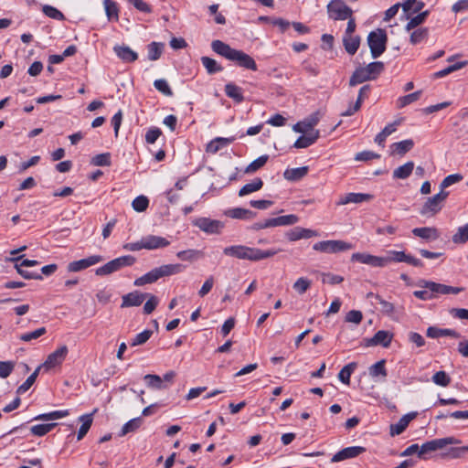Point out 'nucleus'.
Wrapping results in <instances>:
<instances>
[{"label": "nucleus", "instance_id": "1", "mask_svg": "<svg viewBox=\"0 0 468 468\" xmlns=\"http://www.w3.org/2000/svg\"><path fill=\"white\" fill-rule=\"evenodd\" d=\"M280 251H282V250L270 249L263 250L256 247H248L245 245H232L223 249V253L226 256L250 261H260L271 258Z\"/></svg>", "mask_w": 468, "mask_h": 468}, {"label": "nucleus", "instance_id": "2", "mask_svg": "<svg viewBox=\"0 0 468 468\" xmlns=\"http://www.w3.org/2000/svg\"><path fill=\"white\" fill-rule=\"evenodd\" d=\"M211 48L217 54L226 58L230 61L236 62L239 67L256 71L257 64L252 57L242 50L232 48L229 45L221 40H214L211 43Z\"/></svg>", "mask_w": 468, "mask_h": 468}, {"label": "nucleus", "instance_id": "3", "mask_svg": "<svg viewBox=\"0 0 468 468\" xmlns=\"http://www.w3.org/2000/svg\"><path fill=\"white\" fill-rule=\"evenodd\" d=\"M183 270L184 267L179 263L162 265L135 279L133 285L140 287L148 283H154L162 277L180 273Z\"/></svg>", "mask_w": 468, "mask_h": 468}, {"label": "nucleus", "instance_id": "4", "mask_svg": "<svg viewBox=\"0 0 468 468\" xmlns=\"http://www.w3.org/2000/svg\"><path fill=\"white\" fill-rule=\"evenodd\" d=\"M449 196L447 191H440L438 194L428 197L420 209V214L426 218H432L443 207Z\"/></svg>", "mask_w": 468, "mask_h": 468}, {"label": "nucleus", "instance_id": "5", "mask_svg": "<svg viewBox=\"0 0 468 468\" xmlns=\"http://www.w3.org/2000/svg\"><path fill=\"white\" fill-rule=\"evenodd\" d=\"M388 36L384 29L378 28L371 31L367 36V44L370 48L371 56L374 58L381 56L386 50Z\"/></svg>", "mask_w": 468, "mask_h": 468}, {"label": "nucleus", "instance_id": "6", "mask_svg": "<svg viewBox=\"0 0 468 468\" xmlns=\"http://www.w3.org/2000/svg\"><path fill=\"white\" fill-rule=\"evenodd\" d=\"M136 259L132 255H124L108 261L101 267L96 269L95 273L98 276L110 275L123 267L132 266L135 263Z\"/></svg>", "mask_w": 468, "mask_h": 468}, {"label": "nucleus", "instance_id": "7", "mask_svg": "<svg viewBox=\"0 0 468 468\" xmlns=\"http://www.w3.org/2000/svg\"><path fill=\"white\" fill-rule=\"evenodd\" d=\"M460 441L452 436L434 439L429 441L424 442L419 451V457L421 459H426L424 456L426 453L432 452L438 450H441L450 444H458Z\"/></svg>", "mask_w": 468, "mask_h": 468}, {"label": "nucleus", "instance_id": "8", "mask_svg": "<svg viewBox=\"0 0 468 468\" xmlns=\"http://www.w3.org/2000/svg\"><path fill=\"white\" fill-rule=\"evenodd\" d=\"M327 13L331 19L346 20L352 16L353 11L343 0H332L327 5Z\"/></svg>", "mask_w": 468, "mask_h": 468}, {"label": "nucleus", "instance_id": "9", "mask_svg": "<svg viewBox=\"0 0 468 468\" xmlns=\"http://www.w3.org/2000/svg\"><path fill=\"white\" fill-rule=\"evenodd\" d=\"M353 245L344 240H324L314 244L313 249L324 253H336L351 250Z\"/></svg>", "mask_w": 468, "mask_h": 468}, {"label": "nucleus", "instance_id": "10", "mask_svg": "<svg viewBox=\"0 0 468 468\" xmlns=\"http://www.w3.org/2000/svg\"><path fill=\"white\" fill-rule=\"evenodd\" d=\"M384 259L388 261V264L390 262H406L415 267L423 266V262L420 260L406 254L404 251L389 250L388 256L384 257Z\"/></svg>", "mask_w": 468, "mask_h": 468}, {"label": "nucleus", "instance_id": "11", "mask_svg": "<svg viewBox=\"0 0 468 468\" xmlns=\"http://www.w3.org/2000/svg\"><path fill=\"white\" fill-rule=\"evenodd\" d=\"M68 347L66 346H62L56 349L54 352L49 354L46 359V361L40 365L41 368H45L46 370H49L58 365H60L66 358L68 355Z\"/></svg>", "mask_w": 468, "mask_h": 468}, {"label": "nucleus", "instance_id": "12", "mask_svg": "<svg viewBox=\"0 0 468 468\" xmlns=\"http://www.w3.org/2000/svg\"><path fill=\"white\" fill-rule=\"evenodd\" d=\"M351 261H358L372 267H385L388 265V261L385 260L384 257L375 256L368 253H353L351 256Z\"/></svg>", "mask_w": 468, "mask_h": 468}, {"label": "nucleus", "instance_id": "13", "mask_svg": "<svg viewBox=\"0 0 468 468\" xmlns=\"http://www.w3.org/2000/svg\"><path fill=\"white\" fill-rule=\"evenodd\" d=\"M194 225L207 234H218L224 227L221 221L208 218H199L196 219Z\"/></svg>", "mask_w": 468, "mask_h": 468}, {"label": "nucleus", "instance_id": "14", "mask_svg": "<svg viewBox=\"0 0 468 468\" xmlns=\"http://www.w3.org/2000/svg\"><path fill=\"white\" fill-rule=\"evenodd\" d=\"M103 261V258L100 255H91L88 258L74 261L69 263L67 270L70 272H77L85 270L90 266H93Z\"/></svg>", "mask_w": 468, "mask_h": 468}, {"label": "nucleus", "instance_id": "15", "mask_svg": "<svg viewBox=\"0 0 468 468\" xmlns=\"http://www.w3.org/2000/svg\"><path fill=\"white\" fill-rule=\"evenodd\" d=\"M366 451L364 447L361 446H351L342 449L338 452H336L331 459L332 463L341 462L346 459L355 458L359 454L363 453Z\"/></svg>", "mask_w": 468, "mask_h": 468}, {"label": "nucleus", "instance_id": "16", "mask_svg": "<svg viewBox=\"0 0 468 468\" xmlns=\"http://www.w3.org/2000/svg\"><path fill=\"white\" fill-rule=\"evenodd\" d=\"M285 236L290 241H296L302 239H310L313 237H317L318 232L310 229L295 227L288 230Z\"/></svg>", "mask_w": 468, "mask_h": 468}, {"label": "nucleus", "instance_id": "17", "mask_svg": "<svg viewBox=\"0 0 468 468\" xmlns=\"http://www.w3.org/2000/svg\"><path fill=\"white\" fill-rule=\"evenodd\" d=\"M373 198V196L370 194L365 193H348L345 196H342L339 200L336 202L337 206H344L350 203L359 204L363 202L370 201Z\"/></svg>", "mask_w": 468, "mask_h": 468}, {"label": "nucleus", "instance_id": "18", "mask_svg": "<svg viewBox=\"0 0 468 468\" xmlns=\"http://www.w3.org/2000/svg\"><path fill=\"white\" fill-rule=\"evenodd\" d=\"M148 293L134 291L122 296V308L139 306L143 303Z\"/></svg>", "mask_w": 468, "mask_h": 468}, {"label": "nucleus", "instance_id": "19", "mask_svg": "<svg viewBox=\"0 0 468 468\" xmlns=\"http://www.w3.org/2000/svg\"><path fill=\"white\" fill-rule=\"evenodd\" d=\"M393 338V335L388 331L379 330L378 331L374 336L367 340V346H382L384 347H388Z\"/></svg>", "mask_w": 468, "mask_h": 468}, {"label": "nucleus", "instance_id": "20", "mask_svg": "<svg viewBox=\"0 0 468 468\" xmlns=\"http://www.w3.org/2000/svg\"><path fill=\"white\" fill-rule=\"evenodd\" d=\"M412 234L427 241H433L440 238V231L435 227H422L412 229Z\"/></svg>", "mask_w": 468, "mask_h": 468}, {"label": "nucleus", "instance_id": "21", "mask_svg": "<svg viewBox=\"0 0 468 468\" xmlns=\"http://www.w3.org/2000/svg\"><path fill=\"white\" fill-rule=\"evenodd\" d=\"M170 242L159 236L148 235L143 237V246L145 250H156L160 248L167 247Z\"/></svg>", "mask_w": 468, "mask_h": 468}, {"label": "nucleus", "instance_id": "22", "mask_svg": "<svg viewBox=\"0 0 468 468\" xmlns=\"http://www.w3.org/2000/svg\"><path fill=\"white\" fill-rule=\"evenodd\" d=\"M416 416L417 412H410L402 416L397 423L390 425V435L397 436L401 434L406 430L409 423L414 420Z\"/></svg>", "mask_w": 468, "mask_h": 468}, {"label": "nucleus", "instance_id": "23", "mask_svg": "<svg viewBox=\"0 0 468 468\" xmlns=\"http://www.w3.org/2000/svg\"><path fill=\"white\" fill-rule=\"evenodd\" d=\"M414 146L412 139H407L400 142L394 143L390 145V154L403 156L410 152Z\"/></svg>", "mask_w": 468, "mask_h": 468}, {"label": "nucleus", "instance_id": "24", "mask_svg": "<svg viewBox=\"0 0 468 468\" xmlns=\"http://www.w3.org/2000/svg\"><path fill=\"white\" fill-rule=\"evenodd\" d=\"M234 140H235V137H229V138L217 137L207 144L206 151H207V153H209V154H216L223 147H225V146L229 145V144H231L232 142H234Z\"/></svg>", "mask_w": 468, "mask_h": 468}, {"label": "nucleus", "instance_id": "25", "mask_svg": "<svg viewBox=\"0 0 468 468\" xmlns=\"http://www.w3.org/2000/svg\"><path fill=\"white\" fill-rule=\"evenodd\" d=\"M113 50L118 58H120L124 62H133L138 58L137 53L127 46L116 45L113 48Z\"/></svg>", "mask_w": 468, "mask_h": 468}, {"label": "nucleus", "instance_id": "26", "mask_svg": "<svg viewBox=\"0 0 468 468\" xmlns=\"http://www.w3.org/2000/svg\"><path fill=\"white\" fill-rule=\"evenodd\" d=\"M225 215L231 218L237 219H251L255 218L256 213L246 208L235 207L225 211Z\"/></svg>", "mask_w": 468, "mask_h": 468}, {"label": "nucleus", "instance_id": "27", "mask_svg": "<svg viewBox=\"0 0 468 468\" xmlns=\"http://www.w3.org/2000/svg\"><path fill=\"white\" fill-rule=\"evenodd\" d=\"M307 173L308 166L287 168L283 173V177L288 181L295 182L303 178Z\"/></svg>", "mask_w": 468, "mask_h": 468}, {"label": "nucleus", "instance_id": "28", "mask_svg": "<svg viewBox=\"0 0 468 468\" xmlns=\"http://www.w3.org/2000/svg\"><path fill=\"white\" fill-rule=\"evenodd\" d=\"M427 336L431 338H438L441 336L459 338L460 334L453 329H441L434 326H430L427 329Z\"/></svg>", "mask_w": 468, "mask_h": 468}, {"label": "nucleus", "instance_id": "29", "mask_svg": "<svg viewBox=\"0 0 468 468\" xmlns=\"http://www.w3.org/2000/svg\"><path fill=\"white\" fill-rule=\"evenodd\" d=\"M320 133L318 130L313 131L308 135L300 136L294 143L295 148H307L319 138Z\"/></svg>", "mask_w": 468, "mask_h": 468}, {"label": "nucleus", "instance_id": "30", "mask_svg": "<svg viewBox=\"0 0 468 468\" xmlns=\"http://www.w3.org/2000/svg\"><path fill=\"white\" fill-rule=\"evenodd\" d=\"M420 286L429 290L432 294H447L448 285L431 281H420Z\"/></svg>", "mask_w": 468, "mask_h": 468}, {"label": "nucleus", "instance_id": "31", "mask_svg": "<svg viewBox=\"0 0 468 468\" xmlns=\"http://www.w3.org/2000/svg\"><path fill=\"white\" fill-rule=\"evenodd\" d=\"M343 44L346 51L350 55H354L359 48L360 37L354 35L344 36Z\"/></svg>", "mask_w": 468, "mask_h": 468}, {"label": "nucleus", "instance_id": "32", "mask_svg": "<svg viewBox=\"0 0 468 468\" xmlns=\"http://www.w3.org/2000/svg\"><path fill=\"white\" fill-rule=\"evenodd\" d=\"M367 298H374L380 305H381V312L388 316H391L395 312V306L393 303L384 300L381 296L378 294H375L373 292H368L367 294Z\"/></svg>", "mask_w": 468, "mask_h": 468}, {"label": "nucleus", "instance_id": "33", "mask_svg": "<svg viewBox=\"0 0 468 468\" xmlns=\"http://www.w3.org/2000/svg\"><path fill=\"white\" fill-rule=\"evenodd\" d=\"M263 186V181L260 177L254 178L251 182L244 185L239 191V197H244L250 193L256 192L261 189Z\"/></svg>", "mask_w": 468, "mask_h": 468}, {"label": "nucleus", "instance_id": "34", "mask_svg": "<svg viewBox=\"0 0 468 468\" xmlns=\"http://www.w3.org/2000/svg\"><path fill=\"white\" fill-rule=\"evenodd\" d=\"M413 169L414 163L412 161H409L393 171V178L406 179L411 175Z\"/></svg>", "mask_w": 468, "mask_h": 468}, {"label": "nucleus", "instance_id": "35", "mask_svg": "<svg viewBox=\"0 0 468 468\" xmlns=\"http://www.w3.org/2000/svg\"><path fill=\"white\" fill-rule=\"evenodd\" d=\"M79 420L81 422V425L79 429L77 439H78V441H80L87 434V432L89 431V430L92 424V421H93L92 414L81 415L79 418Z\"/></svg>", "mask_w": 468, "mask_h": 468}, {"label": "nucleus", "instance_id": "36", "mask_svg": "<svg viewBox=\"0 0 468 468\" xmlns=\"http://www.w3.org/2000/svg\"><path fill=\"white\" fill-rule=\"evenodd\" d=\"M299 221V218L296 215L290 214L285 216H281L277 218H272L271 224L272 227L278 226H291L294 225Z\"/></svg>", "mask_w": 468, "mask_h": 468}, {"label": "nucleus", "instance_id": "37", "mask_svg": "<svg viewBox=\"0 0 468 468\" xmlns=\"http://www.w3.org/2000/svg\"><path fill=\"white\" fill-rule=\"evenodd\" d=\"M225 92L228 97L233 99L237 102H242L244 101L241 88L233 83L226 84Z\"/></svg>", "mask_w": 468, "mask_h": 468}, {"label": "nucleus", "instance_id": "38", "mask_svg": "<svg viewBox=\"0 0 468 468\" xmlns=\"http://www.w3.org/2000/svg\"><path fill=\"white\" fill-rule=\"evenodd\" d=\"M452 241L457 245L468 242V223L458 227L456 232L452 237Z\"/></svg>", "mask_w": 468, "mask_h": 468}, {"label": "nucleus", "instance_id": "39", "mask_svg": "<svg viewBox=\"0 0 468 468\" xmlns=\"http://www.w3.org/2000/svg\"><path fill=\"white\" fill-rule=\"evenodd\" d=\"M371 80L370 77L367 74V71L363 67L356 69L349 80V85L354 87L365 81Z\"/></svg>", "mask_w": 468, "mask_h": 468}, {"label": "nucleus", "instance_id": "40", "mask_svg": "<svg viewBox=\"0 0 468 468\" xmlns=\"http://www.w3.org/2000/svg\"><path fill=\"white\" fill-rule=\"evenodd\" d=\"M144 379L151 388L165 389L167 388V385L164 383L163 379L158 375L147 374L144 377Z\"/></svg>", "mask_w": 468, "mask_h": 468}, {"label": "nucleus", "instance_id": "41", "mask_svg": "<svg viewBox=\"0 0 468 468\" xmlns=\"http://www.w3.org/2000/svg\"><path fill=\"white\" fill-rule=\"evenodd\" d=\"M176 256L181 261H194L203 257V252L197 250H181L176 253Z\"/></svg>", "mask_w": 468, "mask_h": 468}, {"label": "nucleus", "instance_id": "42", "mask_svg": "<svg viewBox=\"0 0 468 468\" xmlns=\"http://www.w3.org/2000/svg\"><path fill=\"white\" fill-rule=\"evenodd\" d=\"M356 368V363L351 362L347 365H346L338 373V378L341 382L344 384L349 385L350 383V377L352 373Z\"/></svg>", "mask_w": 468, "mask_h": 468}, {"label": "nucleus", "instance_id": "43", "mask_svg": "<svg viewBox=\"0 0 468 468\" xmlns=\"http://www.w3.org/2000/svg\"><path fill=\"white\" fill-rule=\"evenodd\" d=\"M397 125V122L388 124L380 133L376 135L375 142L378 144L384 146V142L386 141L387 137L396 131Z\"/></svg>", "mask_w": 468, "mask_h": 468}, {"label": "nucleus", "instance_id": "44", "mask_svg": "<svg viewBox=\"0 0 468 468\" xmlns=\"http://www.w3.org/2000/svg\"><path fill=\"white\" fill-rule=\"evenodd\" d=\"M363 68L370 77V80H375L383 71L384 64L381 61H375Z\"/></svg>", "mask_w": 468, "mask_h": 468}, {"label": "nucleus", "instance_id": "45", "mask_svg": "<svg viewBox=\"0 0 468 468\" xmlns=\"http://www.w3.org/2000/svg\"><path fill=\"white\" fill-rule=\"evenodd\" d=\"M201 62L208 74H214L223 70V68L215 59L209 57H202Z\"/></svg>", "mask_w": 468, "mask_h": 468}, {"label": "nucleus", "instance_id": "46", "mask_svg": "<svg viewBox=\"0 0 468 468\" xmlns=\"http://www.w3.org/2000/svg\"><path fill=\"white\" fill-rule=\"evenodd\" d=\"M429 35L428 28L425 27H420V28H414V30L411 32L410 37V42L412 45H417L422 41H424Z\"/></svg>", "mask_w": 468, "mask_h": 468}, {"label": "nucleus", "instance_id": "47", "mask_svg": "<svg viewBox=\"0 0 468 468\" xmlns=\"http://www.w3.org/2000/svg\"><path fill=\"white\" fill-rule=\"evenodd\" d=\"M103 5L108 19H114L117 21L119 18V9L116 3L112 0H104Z\"/></svg>", "mask_w": 468, "mask_h": 468}, {"label": "nucleus", "instance_id": "48", "mask_svg": "<svg viewBox=\"0 0 468 468\" xmlns=\"http://www.w3.org/2000/svg\"><path fill=\"white\" fill-rule=\"evenodd\" d=\"M163 47H164V45L162 43H158V42L150 43L147 46L148 59H150L152 61L157 60L163 53Z\"/></svg>", "mask_w": 468, "mask_h": 468}, {"label": "nucleus", "instance_id": "49", "mask_svg": "<svg viewBox=\"0 0 468 468\" xmlns=\"http://www.w3.org/2000/svg\"><path fill=\"white\" fill-rule=\"evenodd\" d=\"M428 15H429V11L426 10V11L419 13L417 16L411 17L405 27L406 31L413 30L418 26L422 24L425 21Z\"/></svg>", "mask_w": 468, "mask_h": 468}, {"label": "nucleus", "instance_id": "50", "mask_svg": "<svg viewBox=\"0 0 468 468\" xmlns=\"http://www.w3.org/2000/svg\"><path fill=\"white\" fill-rule=\"evenodd\" d=\"M421 90H417L415 92H412L410 94L399 97L397 101V106L398 108H403L416 101H418L421 95Z\"/></svg>", "mask_w": 468, "mask_h": 468}, {"label": "nucleus", "instance_id": "51", "mask_svg": "<svg viewBox=\"0 0 468 468\" xmlns=\"http://www.w3.org/2000/svg\"><path fill=\"white\" fill-rule=\"evenodd\" d=\"M69 415V410H55L48 413L40 414L34 418L37 420H55Z\"/></svg>", "mask_w": 468, "mask_h": 468}, {"label": "nucleus", "instance_id": "52", "mask_svg": "<svg viewBox=\"0 0 468 468\" xmlns=\"http://www.w3.org/2000/svg\"><path fill=\"white\" fill-rule=\"evenodd\" d=\"M41 369V367H37L36 368V370L27 378V380L18 387L16 392L18 394H23L25 392H27L30 388L31 386L35 383L38 374H39V371Z\"/></svg>", "mask_w": 468, "mask_h": 468}, {"label": "nucleus", "instance_id": "53", "mask_svg": "<svg viewBox=\"0 0 468 468\" xmlns=\"http://www.w3.org/2000/svg\"><path fill=\"white\" fill-rule=\"evenodd\" d=\"M268 155H261L260 157H258L257 159H255L254 161H252L246 168H245V173L246 174H252L254 172H256L257 170H259L260 168H261L262 166L265 165V164L267 163L268 161Z\"/></svg>", "mask_w": 468, "mask_h": 468}, {"label": "nucleus", "instance_id": "54", "mask_svg": "<svg viewBox=\"0 0 468 468\" xmlns=\"http://www.w3.org/2000/svg\"><path fill=\"white\" fill-rule=\"evenodd\" d=\"M56 425L57 423L37 424L32 426L30 431L35 436H44L52 431Z\"/></svg>", "mask_w": 468, "mask_h": 468}, {"label": "nucleus", "instance_id": "55", "mask_svg": "<svg viewBox=\"0 0 468 468\" xmlns=\"http://www.w3.org/2000/svg\"><path fill=\"white\" fill-rule=\"evenodd\" d=\"M311 285H312L311 280H309L305 277H301L298 280H296V282L292 285V288L294 289V291L297 293L303 294L304 292H307V290H309Z\"/></svg>", "mask_w": 468, "mask_h": 468}, {"label": "nucleus", "instance_id": "56", "mask_svg": "<svg viewBox=\"0 0 468 468\" xmlns=\"http://www.w3.org/2000/svg\"><path fill=\"white\" fill-rule=\"evenodd\" d=\"M369 375L372 378H376V377H378V376L386 378L387 377V370H386V367H385V360L378 361L377 363L372 365L369 367Z\"/></svg>", "mask_w": 468, "mask_h": 468}, {"label": "nucleus", "instance_id": "57", "mask_svg": "<svg viewBox=\"0 0 468 468\" xmlns=\"http://www.w3.org/2000/svg\"><path fill=\"white\" fill-rule=\"evenodd\" d=\"M142 422L143 420L140 417L130 420L122 426L121 436L136 431L142 425Z\"/></svg>", "mask_w": 468, "mask_h": 468}, {"label": "nucleus", "instance_id": "58", "mask_svg": "<svg viewBox=\"0 0 468 468\" xmlns=\"http://www.w3.org/2000/svg\"><path fill=\"white\" fill-rule=\"evenodd\" d=\"M42 12L48 17L62 21L65 19V16L62 12L52 5H45L42 7Z\"/></svg>", "mask_w": 468, "mask_h": 468}, {"label": "nucleus", "instance_id": "59", "mask_svg": "<svg viewBox=\"0 0 468 468\" xmlns=\"http://www.w3.org/2000/svg\"><path fill=\"white\" fill-rule=\"evenodd\" d=\"M153 335V331L152 330H149V329H146L139 334H137L131 341L130 345L132 346H140V345H143L144 343H146L150 337L152 336Z\"/></svg>", "mask_w": 468, "mask_h": 468}, {"label": "nucleus", "instance_id": "60", "mask_svg": "<svg viewBox=\"0 0 468 468\" xmlns=\"http://www.w3.org/2000/svg\"><path fill=\"white\" fill-rule=\"evenodd\" d=\"M90 164L95 166H109L111 165L110 153L99 154L92 157Z\"/></svg>", "mask_w": 468, "mask_h": 468}, {"label": "nucleus", "instance_id": "61", "mask_svg": "<svg viewBox=\"0 0 468 468\" xmlns=\"http://www.w3.org/2000/svg\"><path fill=\"white\" fill-rule=\"evenodd\" d=\"M323 113L320 111L313 112L303 121V124L307 130L313 129L321 120Z\"/></svg>", "mask_w": 468, "mask_h": 468}, {"label": "nucleus", "instance_id": "62", "mask_svg": "<svg viewBox=\"0 0 468 468\" xmlns=\"http://www.w3.org/2000/svg\"><path fill=\"white\" fill-rule=\"evenodd\" d=\"M154 88L165 96L171 97L173 91L165 79H158L154 81Z\"/></svg>", "mask_w": 468, "mask_h": 468}, {"label": "nucleus", "instance_id": "63", "mask_svg": "<svg viewBox=\"0 0 468 468\" xmlns=\"http://www.w3.org/2000/svg\"><path fill=\"white\" fill-rule=\"evenodd\" d=\"M463 179V176L460 174H452L447 176L440 184V191H445V188L451 186L453 184L459 183Z\"/></svg>", "mask_w": 468, "mask_h": 468}, {"label": "nucleus", "instance_id": "64", "mask_svg": "<svg viewBox=\"0 0 468 468\" xmlns=\"http://www.w3.org/2000/svg\"><path fill=\"white\" fill-rule=\"evenodd\" d=\"M434 384L441 387H447L451 383V378L445 371H438L432 376Z\"/></svg>", "mask_w": 468, "mask_h": 468}]
</instances>
